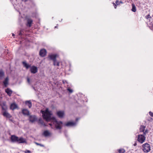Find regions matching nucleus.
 I'll list each match as a JSON object with an SVG mask.
<instances>
[{"instance_id":"obj_1","label":"nucleus","mask_w":153,"mask_h":153,"mask_svg":"<svg viewBox=\"0 0 153 153\" xmlns=\"http://www.w3.org/2000/svg\"><path fill=\"white\" fill-rule=\"evenodd\" d=\"M41 112L42 114L43 119L45 120L46 121L48 122L52 120L56 129H60L62 128V122L61 121H57L54 117H51V116L52 114L51 111L49 110L48 108H46L45 111L42 110Z\"/></svg>"},{"instance_id":"obj_2","label":"nucleus","mask_w":153,"mask_h":153,"mask_svg":"<svg viewBox=\"0 0 153 153\" xmlns=\"http://www.w3.org/2000/svg\"><path fill=\"white\" fill-rule=\"evenodd\" d=\"M142 147L143 148L142 150L145 152L147 153L151 150V147L150 145L147 143L143 144Z\"/></svg>"},{"instance_id":"obj_3","label":"nucleus","mask_w":153,"mask_h":153,"mask_svg":"<svg viewBox=\"0 0 153 153\" xmlns=\"http://www.w3.org/2000/svg\"><path fill=\"white\" fill-rule=\"evenodd\" d=\"M146 137L143 134L139 135L137 137V141L141 143H143L145 141Z\"/></svg>"},{"instance_id":"obj_4","label":"nucleus","mask_w":153,"mask_h":153,"mask_svg":"<svg viewBox=\"0 0 153 153\" xmlns=\"http://www.w3.org/2000/svg\"><path fill=\"white\" fill-rule=\"evenodd\" d=\"M37 117L35 115H30L29 117V120L30 122L33 123L37 120Z\"/></svg>"},{"instance_id":"obj_5","label":"nucleus","mask_w":153,"mask_h":153,"mask_svg":"<svg viewBox=\"0 0 153 153\" xmlns=\"http://www.w3.org/2000/svg\"><path fill=\"white\" fill-rule=\"evenodd\" d=\"M30 71L33 74H35L38 71L37 67L34 66H33L30 67Z\"/></svg>"},{"instance_id":"obj_6","label":"nucleus","mask_w":153,"mask_h":153,"mask_svg":"<svg viewBox=\"0 0 153 153\" xmlns=\"http://www.w3.org/2000/svg\"><path fill=\"white\" fill-rule=\"evenodd\" d=\"M47 53L46 51L44 49L41 50L39 51V55L41 57H44L46 55Z\"/></svg>"},{"instance_id":"obj_7","label":"nucleus","mask_w":153,"mask_h":153,"mask_svg":"<svg viewBox=\"0 0 153 153\" xmlns=\"http://www.w3.org/2000/svg\"><path fill=\"white\" fill-rule=\"evenodd\" d=\"M22 113L25 116H28L30 115V111L27 109H22Z\"/></svg>"},{"instance_id":"obj_8","label":"nucleus","mask_w":153,"mask_h":153,"mask_svg":"<svg viewBox=\"0 0 153 153\" xmlns=\"http://www.w3.org/2000/svg\"><path fill=\"white\" fill-rule=\"evenodd\" d=\"M64 112L63 111H59L57 112L56 114L60 118H62L64 115Z\"/></svg>"},{"instance_id":"obj_9","label":"nucleus","mask_w":153,"mask_h":153,"mask_svg":"<svg viewBox=\"0 0 153 153\" xmlns=\"http://www.w3.org/2000/svg\"><path fill=\"white\" fill-rule=\"evenodd\" d=\"M10 139L11 141L13 142H17L18 137L15 135H12L11 136Z\"/></svg>"},{"instance_id":"obj_10","label":"nucleus","mask_w":153,"mask_h":153,"mask_svg":"<svg viewBox=\"0 0 153 153\" xmlns=\"http://www.w3.org/2000/svg\"><path fill=\"white\" fill-rule=\"evenodd\" d=\"M76 125V123L68 122L65 124V126L67 127H71L74 126Z\"/></svg>"},{"instance_id":"obj_11","label":"nucleus","mask_w":153,"mask_h":153,"mask_svg":"<svg viewBox=\"0 0 153 153\" xmlns=\"http://www.w3.org/2000/svg\"><path fill=\"white\" fill-rule=\"evenodd\" d=\"M18 106L15 103H12L10 107V109L13 110H14L18 108Z\"/></svg>"},{"instance_id":"obj_12","label":"nucleus","mask_w":153,"mask_h":153,"mask_svg":"<svg viewBox=\"0 0 153 153\" xmlns=\"http://www.w3.org/2000/svg\"><path fill=\"white\" fill-rule=\"evenodd\" d=\"M27 22L26 24L27 26L29 27H30L33 22V20L30 18H27Z\"/></svg>"},{"instance_id":"obj_13","label":"nucleus","mask_w":153,"mask_h":153,"mask_svg":"<svg viewBox=\"0 0 153 153\" xmlns=\"http://www.w3.org/2000/svg\"><path fill=\"white\" fill-rule=\"evenodd\" d=\"M56 54H52L49 56L50 59L52 60L53 61L56 60Z\"/></svg>"},{"instance_id":"obj_14","label":"nucleus","mask_w":153,"mask_h":153,"mask_svg":"<svg viewBox=\"0 0 153 153\" xmlns=\"http://www.w3.org/2000/svg\"><path fill=\"white\" fill-rule=\"evenodd\" d=\"M17 143H26V140L23 137H21L20 138L18 137Z\"/></svg>"},{"instance_id":"obj_15","label":"nucleus","mask_w":153,"mask_h":153,"mask_svg":"<svg viewBox=\"0 0 153 153\" xmlns=\"http://www.w3.org/2000/svg\"><path fill=\"white\" fill-rule=\"evenodd\" d=\"M9 79L8 77H6L3 83L4 86L7 87L8 85Z\"/></svg>"},{"instance_id":"obj_16","label":"nucleus","mask_w":153,"mask_h":153,"mask_svg":"<svg viewBox=\"0 0 153 153\" xmlns=\"http://www.w3.org/2000/svg\"><path fill=\"white\" fill-rule=\"evenodd\" d=\"M4 116L8 118H10L11 117L10 114L6 111H5L3 113Z\"/></svg>"},{"instance_id":"obj_17","label":"nucleus","mask_w":153,"mask_h":153,"mask_svg":"<svg viewBox=\"0 0 153 153\" xmlns=\"http://www.w3.org/2000/svg\"><path fill=\"white\" fill-rule=\"evenodd\" d=\"M5 92L9 96H10L12 93V91L9 88H7L6 89Z\"/></svg>"},{"instance_id":"obj_18","label":"nucleus","mask_w":153,"mask_h":153,"mask_svg":"<svg viewBox=\"0 0 153 153\" xmlns=\"http://www.w3.org/2000/svg\"><path fill=\"white\" fill-rule=\"evenodd\" d=\"M22 63L24 66L27 69H28L30 67V65L27 64L25 61H23Z\"/></svg>"},{"instance_id":"obj_19","label":"nucleus","mask_w":153,"mask_h":153,"mask_svg":"<svg viewBox=\"0 0 153 153\" xmlns=\"http://www.w3.org/2000/svg\"><path fill=\"white\" fill-rule=\"evenodd\" d=\"M25 104L27 105L29 108L32 107V103L30 100L27 101L25 102Z\"/></svg>"},{"instance_id":"obj_20","label":"nucleus","mask_w":153,"mask_h":153,"mask_svg":"<svg viewBox=\"0 0 153 153\" xmlns=\"http://www.w3.org/2000/svg\"><path fill=\"white\" fill-rule=\"evenodd\" d=\"M43 135L45 137H47L50 135V133L48 130H45L44 132Z\"/></svg>"},{"instance_id":"obj_21","label":"nucleus","mask_w":153,"mask_h":153,"mask_svg":"<svg viewBox=\"0 0 153 153\" xmlns=\"http://www.w3.org/2000/svg\"><path fill=\"white\" fill-rule=\"evenodd\" d=\"M53 65L54 66H59V63L56 60L53 61Z\"/></svg>"},{"instance_id":"obj_22","label":"nucleus","mask_w":153,"mask_h":153,"mask_svg":"<svg viewBox=\"0 0 153 153\" xmlns=\"http://www.w3.org/2000/svg\"><path fill=\"white\" fill-rule=\"evenodd\" d=\"M38 123L44 126H45V124L41 118H40L39 120Z\"/></svg>"},{"instance_id":"obj_23","label":"nucleus","mask_w":153,"mask_h":153,"mask_svg":"<svg viewBox=\"0 0 153 153\" xmlns=\"http://www.w3.org/2000/svg\"><path fill=\"white\" fill-rule=\"evenodd\" d=\"M145 128H146V126H142V125L141 126L140 128V132H143L145 130Z\"/></svg>"},{"instance_id":"obj_24","label":"nucleus","mask_w":153,"mask_h":153,"mask_svg":"<svg viewBox=\"0 0 153 153\" xmlns=\"http://www.w3.org/2000/svg\"><path fill=\"white\" fill-rule=\"evenodd\" d=\"M132 8L131 9V10L134 12H135L136 10V7L135 5L133 4H132Z\"/></svg>"},{"instance_id":"obj_25","label":"nucleus","mask_w":153,"mask_h":153,"mask_svg":"<svg viewBox=\"0 0 153 153\" xmlns=\"http://www.w3.org/2000/svg\"><path fill=\"white\" fill-rule=\"evenodd\" d=\"M4 75V72L2 71H0V79H1Z\"/></svg>"},{"instance_id":"obj_26","label":"nucleus","mask_w":153,"mask_h":153,"mask_svg":"<svg viewBox=\"0 0 153 153\" xmlns=\"http://www.w3.org/2000/svg\"><path fill=\"white\" fill-rule=\"evenodd\" d=\"M118 152L119 153H124L125 152V150L124 149H120L118 150Z\"/></svg>"},{"instance_id":"obj_27","label":"nucleus","mask_w":153,"mask_h":153,"mask_svg":"<svg viewBox=\"0 0 153 153\" xmlns=\"http://www.w3.org/2000/svg\"><path fill=\"white\" fill-rule=\"evenodd\" d=\"M115 3L117 5H119L120 3L123 4V2L121 1H119L118 0H116L115 1Z\"/></svg>"},{"instance_id":"obj_28","label":"nucleus","mask_w":153,"mask_h":153,"mask_svg":"<svg viewBox=\"0 0 153 153\" xmlns=\"http://www.w3.org/2000/svg\"><path fill=\"white\" fill-rule=\"evenodd\" d=\"M34 143L37 146H39L41 147H44V146L43 145L39 143L36 142H34Z\"/></svg>"},{"instance_id":"obj_29","label":"nucleus","mask_w":153,"mask_h":153,"mask_svg":"<svg viewBox=\"0 0 153 153\" xmlns=\"http://www.w3.org/2000/svg\"><path fill=\"white\" fill-rule=\"evenodd\" d=\"M67 90L70 93H72L73 92V90L70 89L69 88H67Z\"/></svg>"},{"instance_id":"obj_30","label":"nucleus","mask_w":153,"mask_h":153,"mask_svg":"<svg viewBox=\"0 0 153 153\" xmlns=\"http://www.w3.org/2000/svg\"><path fill=\"white\" fill-rule=\"evenodd\" d=\"M148 133V130H146L145 131H144L143 132V135L145 136V135H146V134L147 133Z\"/></svg>"},{"instance_id":"obj_31","label":"nucleus","mask_w":153,"mask_h":153,"mask_svg":"<svg viewBox=\"0 0 153 153\" xmlns=\"http://www.w3.org/2000/svg\"><path fill=\"white\" fill-rule=\"evenodd\" d=\"M24 152L25 153H31L30 151L29 150H26L25 151H24Z\"/></svg>"},{"instance_id":"obj_32","label":"nucleus","mask_w":153,"mask_h":153,"mask_svg":"<svg viewBox=\"0 0 153 153\" xmlns=\"http://www.w3.org/2000/svg\"><path fill=\"white\" fill-rule=\"evenodd\" d=\"M145 17L146 19H148L149 18H151L149 14H148V15L146 16H145Z\"/></svg>"},{"instance_id":"obj_33","label":"nucleus","mask_w":153,"mask_h":153,"mask_svg":"<svg viewBox=\"0 0 153 153\" xmlns=\"http://www.w3.org/2000/svg\"><path fill=\"white\" fill-rule=\"evenodd\" d=\"M23 31L22 30H21L19 34V35L20 36L22 35L23 34Z\"/></svg>"},{"instance_id":"obj_34","label":"nucleus","mask_w":153,"mask_h":153,"mask_svg":"<svg viewBox=\"0 0 153 153\" xmlns=\"http://www.w3.org/2000/svg\"><path fill=\"white\" fill-rule=\"evenodd\" d=\"M23 31L22 30H21L19 34V35L20 36L22 35L23 34Z\"/></svg>"},{"instance_id":"obj_35","label":"nucleus","mask_w":153,"mask_h":153,"mask_svg":"<svg viewBox=\"0 0 153 153\" xmlns=\"http://www.w3.org/2000/svg\"><path fill=\"white\" fill-rule=\"evenodd\" d=\"M149 114L151 116L153 117V113L151 111H150L149 112Z\"/></svg>"},{"instance_id":"obj_36","label":"nucleus","mask_w":153,"mask_h":153,"mask_svg":"<svg viewBox=\"0 0 153 153\" xmlns=\"http://www.w3.org/2000/svg\"><path fill=\"white\" fill-rule=\"evenodd\" d=\"M27 82L29 83H30V79L28 78H27Z\"/></svg>"},{"instance_id":"obj_37","label":"nucleus","mask_w":153,"mask_h":153,"mask_svg":"<svg viewBox=\"0 0 153 153\" xmlns=\"http://www.w3.org/2000/svg\"><path fill=\"white\" fill-rule=\"evenodd\" d=\"M114 8H116V5L114 3Z\"/></svg>"},{"instance_id":"obj_38","label":"nucleus","mask_w":153,"mask_h":153,"mask_svg":"<svg viewBox=\"0 0 153 153\" xmlns=\"http://www.w3.org/2000/svg\"><path fill=\"white\" fill-rule=\"evenodd\" d=\"M65 82H66V83H67L66 81L65 82L64 81H63V83H65Z\"/></svg>"},{"instance_id":"obj_39","label":"nucleus","mask_w":153,"mask_h":153,"mask_svg":"<svg viewBox=\"0 0 153 153\" xmlns=\"http://www.w3.org/2000/svg\"><path fill=\"white\" fill-rule=\"evenodd\" d=\"M136 145H137V143H135L134 144V146H136Z\"/></svg>"},{"instance_id":"obj_40","label":"nucleus","mask_w":153,"mask_h":153,"mask_svg":"<svg viewBox=\"0 0 153 153\" xmlns=\"http://www.w3.org/2000/svg\"><path fill=\"white\" fill-rule=\"evenodd\" d=\"M2 108L3 110H5V109L3 107H2Z\"/></svg>"},{"instance_id":"obj_41","label":"nucleus","mask_w":153,"mask_h":153,"mask_svg":"<svg viewBox=\"0 0 153 153\" xmlns=\"http://www.w3.org/2000/svg\"><path fill=\"white\" fill-rule=\"evenodd\" d=\"M49 124L51 126H52V124L51 123H49Z\"/></svg>"},{"instance_id":"obj_42","label":"nucleus","mask_w":153,"mask_h":153,"mask_svg":"<svg viewBox=\"0 0 153 153\" xmlns=\"http://www.w3.org/2000/svg\"><path fill=\"white\" fill-rule=\"evenodd\" d=\"M14 35H14V34H13H13H12V36H14Z\"/></svg>"},{"instance_id":"obj_43","label":"nucleus","mask_w":153,"mask_h":153,"mask_svg":"<svg viewBox=\"0 0 153 153\" xmlns=\"http://www.w3.org/2000/svg\"><path fill=\"white\" fill-rule=\"evenodd\" d=\"M56 26H55V28H56Z\"/></svg>"},{"instance_id":"obj_44","label":"nucleus","mask_w":153,"mask_h":153,"mask_svg":"<svg viewBox=\"0 0 153 153\" xmlns=\"http://www.w3.org/2000/svg\"><path fill=\"white\" fill-rule=\"evenodd\" d=\"M78 120V119H76V120Z\"/></svg>"}]
</instances>
